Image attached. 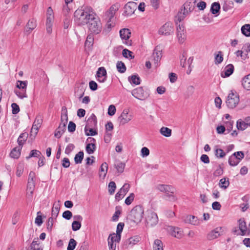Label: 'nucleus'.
<instances>
[{
  "label": "nucleus",
  "instance_id": "10",
  "mask_svg": "<svg viewBox=\"0 0 250 250\" xmlns=\"http://www.w3.org/2000/svg\"><path fill=\"white\" fill-rule=\"evenodd\" d=\"M132 119V116L129 114L128 109H125L123 110L120 116L118 118V121L120 125H124L128 123Z\"/></svg>",
  "mask_w": 250,
  "mask_h": 250
},
{
  "label": "nucleus",
  "instance_id": "29",
  "mask_svg": "<svg viewBox=\"0 0 250 250\" xmlns=\"http://www.w3.org/2000/svg\"><path fill=\"white\" fill-rule=\"evenodd\" d=\"M67 121L68 116L67 108L66 107L63 106L62 109L61 123L60 124H64L66 125Z\"/></svg>",
  "mask_w": 250,
  "mask_h": 250
},
{
  "label": "nucleus",
  "instance_id": "38",
  "mask_svg": "<svg viewBox=\"0 0 250 250\" xmlns=\"http://www.w3.org/2000/svg\"><path fill=\"white\" fill-rule=\"evenodd\" d=\"M240 160L235 154L231 155L229 159V163L231 166H235L238 164Z\"/></svg>",
  "mask_w": 250,
  "mask_h": 250
},
{
  "label": "nucleus",
  "instance_id": "14",
  "mask_svg": "<svg viewBox=\"0 0 250 250\" xmlns=\"http://www.w3.org/2000/svg\"><path fill=\"white\" fill-rule=\"evenodd\" d=\"M130 185L127 183L125 184L120 190L116 193L115 195L116 200L119 201L122 199L128 191Z\"/></svg>",
  "mask_w": 250,
  "mask_h": 250
},
{
  "label": "nucleus",
  "instance_id": "37",
  "mask_svg": "<svg viewBox=\"0 0 250 250\" xmlns=\"http://www.w3.org/2000/svg\"><path fill=\"white\" fill-rule=\"evenodd\" d=\"M121 234L113 233L109 235L108 240H109L110 241H112L113 243H116V242L119 243L121 240Z\"/></svg>",
  "mask_w": 250,
  "mask_h": 250
},
{
  "label": "nucleus",
  "instance_id": "64",
  "mask_svg": "<svg viewBox=\"0 0 250 250\" xmlns=\"http://www.w3.org/2000/svg\"><path fill=\"white\" fill-rule=\"evenodd\" d=\"M116 107L114 105H110L108 108V114L110 116H113L115 114Z\"/></svg>",
  "mask_w": 250,
  "mask_h": 250
},
{
  "label": "nucleus",
  "instance_id": "49",
  "mask_svg": "<svg viewBox=\"0 0 250 250\" xmlns=\"http://www.w3.org/2000/svg\"><path fill=\"white\" fill-rule=\"evenodd\" d=\"M223 61V55L221 51H218V54L215 57V63L216 64L221 63Z\"/></svg>",
  "mask_w": 250,
  "mask_h": 250
},
{
  "label": "nucleus",
  "instance_id": "47",
  "mask_svg": "<svg viewBox=\"0 0 250 250\" xmlns=\"http://www.w3.org/2000/svg\"><path fill=\"white\" fill-rule=\"evenodd\" d=\"M15 93L21 99H23L27 97L26 94V90L25 89H18L15 90Z\"/></svg>",
  "mask_w": 250,
  "mask_h": 250
},
{
  "label": "nucleus",
  "instance_id": "62",
  "mask_svg": "<svg viewBox=\"0 0 250 250\" xmlns=\"http://www.w3.org/2000/svg\"><path fill=\"white\" fill-rule=\"evenodd\" d=\"M173 194L174 193L168 192V193L166 194L165 196L167 198L168 201L170 202H174L177 200V198Z\"/></svg>",
  "mask_w": 250,
  "mask_h": 250
},
{
  "label": "nucleus",
  "instance_id": "63",
  "mask_svg": "<svg viewBox=\"0 0 250 250\" xmlns=\"http://www.w3.org/2000/svg\"><path fill=\"white\" fill-rule=\"evenodd\" d=\"M62 217L66 220H70L72 217V213L69 210H66L62 213Z\"/></svg>",
  "mask_w": 250,
  "mask_h": 250
},
{
  "label": "nucleus",
  "instance_id": "58",
  "mask_svg": "<svg viewBox=\"0 0 250 250\" xmlns=\"http://www.w3.org/2000/svg\"><path fill=\"white\" fill-rule=\"evenodd\" d=\"M81 227V223L80 222L74 221L72 223V229L73 231L79 230Z\"/></svg>",
  "mask_w": 250,
  "mask_h": 250
},
{
  "label": "nucleus",
  "instance_id": "27",
  "mask_svg": "<svg viewBox=\"0 0 250 250\" xmlns=\"http://www.w3.org/2000/svg\"><path fill=\"white\" fill-rule=\"evenodd\" d=\"M242 85L245 89L250 90V74L245 76L242 79Z\"/></svg>",
  "mask_w": 250,
  "mask_h": 250
},
{
  "label": "nucleus",
  "instance_id": "22",
  "mask_svg": "<svg viewBox=\"0 0 250 250\" xmlns=\"http://www.w3.org/2000/svg\"><path fill=\"white\" fill-rule=\"evenodd\" d=\"M238 228L241 231V236L247 235V227L244 218H240L237 221Z\"/></svg>",
  "mask_w": 250,
  "mask_h": 250
},
{
  "label": "nucleus",
  "instance_id": "19",
  "mask_svg": "<svg viewBox=\"0 0 250 250\" xmlns=\"http://www.w3.org/2000/svg\"><path fill=\"white\" fill-rule=\"evenodd\" d=\"M171 235L178 239H180L183 237L184 234L183 230L179 228H175L170 227L169 228Z\"/></svg>",
  "mask_w": 250,
  "mask_h": 250
},
{
  "label": "nucleus",
  "instance_id": "32",
  "mask_svg": "<svg viewBox=\"0 0 250 250\" xmlns=\"http://www.w3.org/2000/svg\"><path fill=\"white\" fill-rule=\"evenodd\" d=\"M27 137L28 134L26 133H23L20 134L17 140L19 147L22 148L23 144L26 141Z\"/></svg>",
  "mask_w": 250,
  "mask_h": 250
},
{
  "label": "nucleus",
  "instance_id": "12",
  "mask_svg": "<svg viewBox=\"0 0 250 250\" xmlns=\"http://www.w3.org/2000/svg\"><path fill=\"white\" fill-rule=\"evenodd\" d=\"M162 51L159 50L158 47H156L153 51L152 56V61L153 62L154 65L157 67L159 65V62H160L162 58Z\"/></svg>",
  "mask_w": 250,
  "mask_h": 250
},
{
  "label": "nucleus",
  "instance_id": "56",
  "mask_svg": "<svg viewBox=\"0 0 250 250\" xmlns=\"http://www.w3.org/2000/svg\"><path fill=\"white\" fill-rule=\"evenodd\" d=\"M233 121H229L225 123V129L227 131V133H229L232 129Z\"/></svg>",
  "mask_w": 250,
  "mask_h": 250
},
{
  "label": "nucleus",
  "instance_id": "30",
  "mask_svg": "<svg viewBox=\"0 0 250 250\" xmlns=\"http://www.w3.org/2000/svg\"><path fill=\"white\" fill-rule=\"evenodd\" d=\"M108 169L107 164L105 162L103 163L100 167L99 176L104 179L106 175Z\"/></svg>",
  "mask_w": 250,
  "mask_h": 250
},
{
  "label": "nucleus",
  "instance_id": "41",
  "mask_svg": "<svg viewBox=\"0 0 250 250\" xmlns=\"http://www.w3.org/2000/svg\"><path fill=\"white\" fill-rule=\"evenodd\" d=\"M96 148L95 144L88 143L87 144L85 149L86 152L89 154H91L94 153Z\"/></svg>",
  "mask_w": 250,
  "mask_h": 250
},
{
  "label": "nucleus",
  "instance_id": "16",
  "mask_svg": "<svg viewBox=\"0 0 250 250\" xmlns=\"http://www.w3.org/2000/svg\"><path fill=\"white\" fill-rule=\"evenodd\" d=\"M234 67L232 64L226 65L223 71L221 73V76L222 78H226L230 76L234 72Z\"/></svg>",
  "mask_w": 250,
  "mask_h": 250
},
{
  "label": "nucleus",
  "instance_id": "39",
  "mask_svg": "<svg viewBox=\"0 0 250 250\" xmlns=\"http://www.w3.org/2000/svg\"><path fill=\"white\" fill-rule=\"evenodd\" d=\"M153 250H163V243L159 239H156L153 245Z\"/></svg>",
  "mask_w": 250,
  "mask_h": 250
},
{
  "label": "nucleus",
  "instance_id": "7",
  "mask_svg": "<svg viewBox=\"0 0 250 250\" xmlns=\"http://www.w3.org/2000/svg\"><path fill=\"white\" fill-rule=\"evenodd\" d=\"M176 23L177 25V38L178 42L182 44L187 39L186 30L182 24L179 23L176 21Z\"/></svg>",
  "mask_w": 250,
  "mask_h": 250
},
{
  "label": "nucleus",
  "instance_id": "55",
  "mask_svg": "<svg viewBox=\"0 0 250 250\" xmlns=\"http://www.w3.org/2000/svg\"><path fill=\"white\" fill-rule=\"evenodd\" d=\"M132 52L127 49H124L123 50L122 54L123 56L127 59H132L134 56H132Z\"/></svg>",
  "mask_w": 250,
  "mask_h": 250
},
{
  "label": "nucleus",
  "instance_id": "33",
  "mask_svg": "<svg viewBox=\"0 0 250 250\" xmlns=\"http://www.w3.org/2000/svg\"><path fill=\"white\" fill-rule=\"evenodd\" d=\"M186 222L193 225H198L199 221L197 217L192 215H188L186 219Z\"/></svg>",
  "mask_w": 250,
  "mask_h": 250
},
{
  "label": "nucleus",
  "instance_id": "45",
  "mask_svg": "<svg viewBox=\"0 0 250 250\" xmlns=\"http://www.w3.org/2000/svg\"><path fill=\"white\" fill-rule=\"evenodd\" d=\"M219 185L220 188L226 189L229 185V179L226 178H222L219 181Z\"/></svg>",
  "mask_w": 250,
  "mask_h": 250
},
{
  "label": "nucleus",
  "instance_id": "26",
  "mask_svg": "<svg viewBox=\"0 0 250 250\" xmlns=\"http://www.w3.org/2000/svg\"><path fill=\"white\" fill-rule=\"evenodd\" d=\"M29 250H43L41 246L38 238H35L31 244Z\"/></svg>",
  "mask_w": 250,
  "mask_h": 250
},
{
  "label": "nucleus",
  "instance_id": "25",
  "mask_svg": "<svg viewBox=\"0 0 250 250\" xmlns=\"http://www.w3.org/2000/svg\"><path fill=\"white\" fill-rule=\"evenodd\" d=\"M97 123V118L94 114H92L87 121L85 126L88 127H94L96 126Z\"/></svg>",
  "mask_w": 250,
  "mask_h": 250
},
{
  "label": "nucleus",
  "instance_id": "59",
  "mask_svg": "<svg viewBox=\"0 0 250 250\" xmlns=\"http://www.w3.org/2000/svg\"><path fill=\"white\" fill-rule=\"evenodd\" d=\"M215 155L218 158H223L226 155L225 152L220 148H218L215 150Z\"/></svg>",
  "mask_w": 250,
  "mask_h": 250
},
{
  "label": "nucleus",
  "instance_id": "9",
  "mask_svg": "<svg viewBox=\"0 0 250 250\" xmlns=\"http://www.w3.org/2000/svg\"><path fill=\"white\" fill-rule=\"evenodd\" d=\"M131 32L129 29L123 28L120 31V36L121 38L123 41V43L125 44L127 46H130L132 44V42L131 40H129L130 37Z\"/></svg>",
  "mask_w": 250,
  "mask_h": 250
},
{
  "label": "nucleus",
  "instance_id": "5",
  "mask_svg": "<svg viewBox=\"0 0 250 250\" xmlns=\"http://www.w3.org/2000/svg\"><path fill=\"white\" fill-rule=\"evenodd\" d=\"M54 13L51 7L47 8L46 12V21L45 23L46 32L51 34L52 32V25L54 21Z\"/></svg>",
  "mask_w": 250,
  "mask_h": 250
},
{
  "label": "nucleus",
  "instance_id": "57",
  "mask_svg": "<svg viewBox=\"0 0 250 250\" xmlns=\"http://www.w3.org/2000/svg\"><path fill=\"white\" fill-rule=\"evenodd\" d=\"M115 166L119 173H121L123 172L125 167L124 163L120 162L115 165Z\"/></svg>",
  "mask_w": 250,
  "mask_h": 250
},
{
  "label": "nucleus",
  "instance_id": "35",
  "mask_svg": "<svg viewBox=\"0 0 250 250\" xmlns=\"http://www.w3.org/2000/svg\"><path fill=\"white\" fill-rule=\"evenodd\" d=\"M60 205L59 204H54L51 213V217L56 219L60 211Z\"/></svg>",
  "mask_w": 250,
  "mask_h": 250
},
{
  "label": "nucleus",
  "instance_id": "15",
  "mask_svg": "<svg viewBox=\"0 0 250 250\" xmlns=\"http://www.w3.org/2000/svg\"><path fill=\"white\" fill-rule=\"evenodd\" d=\"M156 189L166 194L168 193V192L174 193L175 190L174 188L172 186L163 184L158 185L156 187Z\"/></svg>",
  "mask_w": 250,
  "mask_h": 250
},
{
  "label": "nucleus",
  "instance_id": "51",
  "mask_svg": "<svg viewBox=\"0 0 250 250\" xmlns=\"http://www.w3.org/2000/svg\"><path fill=\"white\" fill-rule=\"evenodd\" d=\"M27 85V81H18L17 83V87L18 89L26 90Z\"/></svg>",
  "mask_w": 250,
  "mask_h": 250
},
{
  "label": "nucleus",
  "instance_id": "20",
  "mask_svg": "<svg viewBox=\"0 0 250 250\" xmlns=\"http://www.w3.org/2000/svg\"><path fill=\"white\" fill-rule=\"evenodd\" d=\"M119 8V4L118 3H115L112 5L109 9L106 11L105 15L108 18V19L112 20L116 12Z\"/></svg>",
  "mask_w": 250,
  "mask_h": 250
},
{
  "label": "nucleus",
  "instance_id": "31",
  "mask_svg": "<svg viewBox=\"0 0 250 250\" xmlns=\"http://www.w3.org/2000/svg\"><path fill=\"white\" fill-rule=\"evenodd\" d=\"M21 149L22 148L19 146L14 148L10 153V157L14 159H18L21 155Z\"/></svg>",
  "mask_w": 250,
  "mask_h": 250
},
{
  "label": "nucleus",
  "instance_id": "11",
  "mask_svg": "<svg viewBox=\"0 0 250 250\" xmlns=\"http://www.w3.org/2000/svg\"><path fill=\"white\" fill-rule=\"evenodd\" d=\"M173 31L172 23L167 22L160 28L159 33L161 35H169Z\"/></svg>",
  "mask_w": 250,
  "mask_h": 250
},
{
  "label": "nucleus",
  "instance_id": "43",
  "mask_svg": "<svg viewBox=\"0 0 250 250\" xmlns=\"http://www.w3.org/2000/svg\"><path fill=\"white\" fill-rule=\"evenodd\" d=\"M160 131L162 135L166 137H170L171 135V129L168 127L163 126L160 129Z\"/></svg>",
  "mask_w": 250,
  "mask_h": 250
},
{
  "label": "nucleus",
  "instance_id": "44",
  "mask_svg": "<svg viewBox=\"0 0 250 250\" xmlns=\"http://www.w3.org/2000/svg\"><path fill=\"white\" fill-rule=\"evenodd\" d=\"M116 67L118 72L121 73H124L126 69L125 63L121 61H118L117 62Z\"/></svg>",
  "mask_w": 250,
  "mask_h": 250
},
{
  "label": "nucleus",
  "instance_id": "18",
  "mask_svg": "<svg viewBox=\"0 0 250 250\" xmlns=\"http://www.w3.org/2000/svg\"><path fill=\"white\" fill-rule=\"evenodd\" d=\"M222 228L218 227L211 231L207 235V238L209 240H213L218 238L222 232Z\"/></svg>",
  "mask_w": 250,
  "mask_h": 250
},
{
  "label": "nucleus",
  "instance_id": "6",
  "mask_svg": "<svg viewBox=\"0 0 250 250\" xmlns=\"http://www.w3.org/2000/svg\"><path fill=\"white\" fill-rule=\"evenodd\" d=\"M146 220L148 226L153 227L156 225L158 222V217L157 214L152 210L146 211Z\"/></svg>",
  "mask_w": 250,
  "mask_h": 250
},
{
  "label": "nucleus",
  "instance_id": "60",
  "mask_svg": "<svg viewBox=\"0 0 250 250\" xmlns=\"http://www.w3.org/2000/svg\"><path fill=\"white\" fill-rule=\"evenodd\" d=\"M75 146L73 144H69L65 148V153L69 155L74 149Z\"/></svg>",
  "mask_w": 250,
  "mask_h": 250
},
{
  "label": "nucleus",
  "instance_id": "21",
  "mask_svg": "<svg viewBox=\"0 0 250 250\" xmlns=\"http://www.w3.org/2000/svg\"><path fill=\"white\" fill-rule=\"evenodd\" d=\"M35 178V173L33 171H31L28 177L27 190L30 191L31 194L33 193L34 190Z\"/></svg>",
  "mask_w": 250,
  "mask_h": 250
},
{
  "label": "nucleus",
  "instance_id": "48",
  "mask_svg": "<svg viewBox=\"0 0 250 250\" xmlns=\"http://www.w3.org/2000/svg\"><path fill=\"white\" fill-rule=\"evenodd\" d=\"M220 5L218 2H213L211 6L210 11L213 14H217L220 10Z\"/></svg>",
  "mask_w": 250,
  "mask_h": 250
},
{
  "label": "nucleus",
  "instance_id": "36",
  "mask_svg": "<svg viewBox=\"0 0 250 250\" xmlns=\"http://www.w3.org/2000/svg\"><path fill=\"white\" fill-rule=\"evenodd\" d=\"M237 128L238 130H244L246 129L248 125L245 120L243 121L241 119L239 120L237 122Z\"/></svg>",
  "mask_w": 250,
  "mask_h": 250
},
{
  "label": "nucleus",
  "instance_id": "1",
  "mask_svg": "<svg viewBox=\"0 0 250 250\" xmlns=\"http://www.w3.org/2000/svg\"><path fill=\"white\" fill-rule=\"evenodd\" d=\"M94 15L90 7H82L75 11L74 21L79 25H83L87 24Z\"/></svg>",
  "mask_w": 250,
  "mask_h": 250
},
{
  "label": "nucleus",
  "instance_id": "40",
  "mask_svg": "<svg viewBox=\"0 0 250 250\" xmlns=\"http://www.w3.org/2000/svg\"><path fill=\"white\" fill-rule=\"evenodd\" d=\"M241 32L246 37H250V24H246L242 26Z\"/></svg>",
  "mask_w": 250,
  "mask_h": 250
},
{
  "label": "nucleus",
  "instance_id": "34",
  "mask_svg": "<svg viewBox=\"0 0 250 250\" xmlns=\"http://www.w3.org/2000/svg\"><path fill=\"white\" fill-rule=\"evenodd\" d=\"M128 80L131 84L138 85L140 83L141 80L138 75H133L128 77Z\"/></svg>",
  "mask_w": 250,
  "mask_h": 250
},
{
  "label": "nucleus",
  "instance_id": "28",
  "mask_svg": "<svg viewBox=\"0 0 250 250\" xmlns=\"http://www.w3.org/2000/svg\"><path fill=\"white\" fill-rule=\"evenodd\" d=\"M140 241V238L137 236H134L128 239L125 242V245L128 247H132Z\"/></svg>",
  "mask_w": 250,
  "mask_h": 250
},
{
  "label": "nucleus",
  "instance_id": "42",
  "mask_svg": "<svg viewBox=\"0 0 250 250\" xmlns=\"http://www.w3.org/2000/svg\"><path fill=\"white\" fill-rule=\"evenodd\" d=\"M93 128V127H88V126H85L84 131L86 136H94L98 134L97 131L94 130Z\"/></svg>",
  "mask_w": 250,
  "mask_h": 250
},
{
  "label": "nucleus",
  "instance_id": "13",
  "mask_svg": "<svg viewBox=\"0 0 250 250\" xmlns=\"http://www.w3.org/2000/svg\"><path fill=\"white\" fill-rule=\"evenodd\" d=\"M137 7V4L134 1L127 2L125 6V13L127 16L133 14Z\"/></svg>",
  "mask_w": 250,
  "mask_h": 250
},
{
  "label": "nucleus",
  "instance_id": "4",
  "mask_svg": "<svg viewBox=\"0 0 250 250\" xmlns=\"http://www.w3.org/2000/svg\"><path fill=\"white\" fill-rule=\"evenodd\" d=\"M239 103V96L236 92L231 91L228 95L226 101L227 106L230 109L236 107Z\"/></svg>",
  "mask_w": 250,
  "mask_h": 250
},
{
  "label": "nucleus",
  "instance_id": "50",
  "mask_svg": "<svg viewBox=\"0 0 250 250\" xmlns=\"http://www.w3.org/2000/svg\"><path fill=\"white\" fill-rule=\"evenodd\" d=\"M114 26V23L112 21V20L108 19L105 25V27L103 30V32H108Z\"/></svg>",
  "mask_w": 250,
  "mask_h": 250
},
{
  "label": "nucleus",
  "instance_id": "2",
  "mask_svg": "<svg viewBox=\"0 0 250 250\" xmlns=\"http://www.w3.org/2000/svg\"><path fill=\"white\" fill-rule=\"evenodd\" d=\"M144 213V208L141 206H136L130 211L129 215L130 219L136 223L141 222Z\"/></svg>",
  "mask_w": 250,
  "mask_h": 250
},
{
  "label": "nucleus",
  "instance_id": "54",
  "mask_svg": "<svg viewBox=\"0 0 250 250\" xmlns=\"http://www.w3.org/2000/svg\"><path fill=\"white\" fill-rule=\"evenodd\" d=\"M76 241L73 238L70 239L69 244L67 248V250H74L76 246Z\"/></svg>",
  "mask_w": 250,
  "mask_h": 250
},
{
  "label": "nucleus",
  "instance_id": "23",
  "mask_svg": "<svg viewBox=\"0 0 250 250\" xmlns=\"http://www.w3.org/2000/svg\"><path fill=\"white\" fill-rule=\"evenodd\" d=\"M66 130V126L64 124H60L55 131L54 135L56 138H60Z\"/></svg>",
  "mask_w": 250,
  "mask_h": 250
},
{
  "label": "nucleus",
  "instance_id": "52",
  "mask_svg": "<svg viewBox=\"0 0 250 250\" xmlns=\"http://www.w3.org/2000/svg\"><path fill=\"white\" fill-rule=\"evenodd\" d=\"M53 217H49L48 219L47 222L46 223L47 225V229L48 231L51 232L53 229V226L54 224V219Z\"/></svg>",
  "mask_w": 250,
  "mask_h": 250
},
{
  "label": "nucleus",
  "instance_id": "61",
  "mask_svg": "<svg viewBox=\"0 0 250 250\" xmlns=\"http://www.w3.org/2000/svg\"><path fill=\"white\" fill-rule=\"evenodd\" d=\"M134 197H135L134 194L133 193H130L129 196H128L125 199V203L127 205H130L132 203V201L134 200Z\"/></svg>",
  "mask_w": 250,
  "mask_h": 250
},
{
  "label": "nucleus",
  "instance_id": "3",
  "mask_svg": "<svg viewBox=\"0 0 250 250\" xmlns=\"http://www.w3.org/2000/svg\"><path fill=\"white\" fill-rule=\"evenodd\" d=\"M87 24L89 30L93 34H99L102 30L103 27L101 21L99 19L96 18L95 15Z\"/></svg>",
  "mask_w": 250,
  "mask_h": 250
},
{
  "label": "nucleus",
  "instance_id": "8",
  "mask_svg": "<svg viewBox=\"0 0 250 250\" xmlns=\"http://www.w3.org/2000/svg\"><path fill=\"white\" fill-rule=\"evenodd\" d=\"M131 94L135 98L140 100H145L149 97L148 93L145 91L142 87L133 89Z\"/></svg>",
  "mask_w": 250,
  "mask_h": 250
},
{
  "label": "nucleus",
  "instance_id": "24",
  "mask_svg": "<svg viewBox=\"0 0 250 250\" xmlns=\"http://www.w3.org/2000/svg\"><path fill=\"white\" fill-rule=\"evenodd\" d=\"M37 26L36 20L34 19H32L29 20L26 26V32L30 33L34 30Z\"/></svg>",
  "mask_w": 250,
  "mask_h": 250
},
{
  "label": "nucleus",
  "instance_id": "53",
  "mask_svg": "<svg viewBox=\"0 0 250 250\" xmlns=\"http://www.w3.org/2000/svg\"><path fill=\"white\" fill-rule=\"evenodd\" d=\"M116 188V184L114 182L111 181L108 184V192L110 194H113Z\"/></svg>",
  "mask_w": 250,
  "mask_h": 250
},
{
  "label": "nucleus",
  "instance_id": "46",
  "mask_svg": "<svg viewBox=\"0 0 250 250\" xmlns=\"http://www.w3.org/2000/svg\"><path fill=\"white\" fill-rule=\"evenodd\" d=\"M83 155L84 154L83 151H80L77 154H76L74 158V161L75 164H81L83 160Z\"/></svg>",
  "mask_w": 250,
  "mask_h": 250
},
{
  "label": "nucleus",
  "instance_id": "17",
  "mask_svg": "<svg viewBox=\"0 0 250 250\" xmlns=\"http://www.w3.org/2000/svg\"><path fill=\"white\" fill-rule=\"evenodd\" d=\"M97 80L100 83H104L106 79V71L104 67H100L97 72Z\"/></svg>",
  "mask_w": 250,
  "mask_h": 250
}]
</instances>
